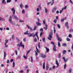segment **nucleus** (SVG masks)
I'll return each instance as SVG.
<instances>
[{
  "label": "nucleus",
  "mask_w": 73,
  "mask_h": 73,
  "mask_svg": "<svg viewBox=\"0 0 73 73\" xmlns=\"http://www.w3.org/2000/svg\"><path fill=\"white\" fill-rule=\"evenodd\" d=\"M11 10L12 11L13 15H14L12 16L13 17L14 19H15V20H19V19H18L17 16L15 15V8L13 7L11 9Z\"/></svg>",
  "instance_id": "obj_1"
},
{
  "label": "nucleus",
  "mask_w": 73,
  "mask_h": 73,
  "mask_svg": "<svg viewBox=\"0 0 73 73\" xmlns=\"http://www.w3.org/2000/svg\"><path fill=\"white\" fill-rule=\"evenodd\" d=\"M55 64H56L57 65V66L56 67L55 66H53L52 67V69H55L56 68H58L59 66V64L58 63V61L57 59L56 60Z\"/></svg>",
  "instance_id": "obj_2"
},
{
  "label": "nucleus",
  "mask_w": 73,
  "mask_h": 73,
  "mask_svg": "<svg viewBox=\"0 0 73 73\" xmlns=\"http://www.w3.org/2000/svg\"><path fill=\"white\" fill-rule=\"evenodd\" d=\"M52 32L50 33L49 35V37H48V39L49 40H51V38H52Z\"/></svg>",
  "instance_id": "obj_3"
},
{
  "label": "nucleus",
  "mask_w": 73,
  "mask_h": 73,
  "mask_svg": "<svg viewBox=\"0 0 73 73\" xmlns=\"http://www.w3.org/2000/svg\"><path fill=\"white\" fill-rule=\"evenodd\" d=\"M57 7H53L52 11V13H54V12H56V10H57Z\"/></svg>",
  "instance_id": "obj_4"
},
{
  "label": "nucleus",
  "mask_w": 73,
  "mask_h": 73,
  "mask_svg": "<svg viewBox=\"0 0 73 73\" xmlns=\"http://www.w3.org/2000/svg\"><path fill=\"white\" fill-rule=\"evenodd\" d=\"M56 36L57 38V39L58 41H61V38L59 37L58 36V34L56 33Z\"/></svg>",
  "instance_id": "obj_5"
},
{
  "label": "nucleus",
  "mask_w": 73,
  "mask_h": 73,
  "mask_svg": "<svg viewBox=\"0 0 73 73\" xmlns=\"http://www.w3.org/2000/svg\"><path fill=\"white\" fill-rule=\"evenodd\" d=\"M9 22L11 24H13V23L12 22V17L11 16H10L9 19Z\"/></svg>",
  "instance_id": "obj_6"
},
{
  "label": "nucleus",
  "mask_w": 73,
  "mask_h": 73,
  "mask_svg": "<svg viewBox=\"0 0 73 73\" xmlns=\"http://www.w3.org/2000/svg\"><path fill=\"white\" fill-rule=\"evenodd\" d=\"M62 59H63L64 62H67V61H68V58H67L66 59H65V57H63Z\"/></svg>",
  "instance_id": "obj_7"
},
{
  "label": "nucleus",
  "mask_w": 73,
  "mask_h": 73,
  "mask_svg": "<svg viewBox=\"0 0 73 73\" xmlns=\"http://www.w3.org/2000/svg\"><path fill=\"white\" fill-rule=\"evenodd\" d=\"M34 35V33H33L32 34H30V33H28V35L29 36V37H32V36H33V35Z\"/></svg>",
  "instance_id": "obj_8"
},
{
  "label": "nucleus",
  "mask_w": 73,
  "mask_h": 73,
  "mask_svg": "<svg viewBox=\"0 0 73 73\" xmlns=\"http://www.w3.org/2000/svg\"><path fill=\"white\" fill-rule=\"evenodd\" d=\"M20 46H22L23 49L24 48V47H25V46H24V45L23 44V43L22 42H21L20 43Z\"/></svg>",
  "instance_id": "obj_9"
},
{
  "label": "nucleus",
  "mask_w": 73,
  "mask_h": 73,
  "mask_svg": "<svg viewBox=\"0 0 73 73\" xmlns=\"http://www.w3.org/2000/svg\"><path fill=\"white\" fill-rule=\"evenodd\" d=\"M27 27L28 29L31 30V31H33V29H32L30 27H29L28 25H27Z\"/></svg>",
  "instance_id": "obj_10"
},
{
  "label": "nucleus",
  "mask_w": 73,
  "mask_h": 73,
  "mask_svg": "<svg viewBox=\"0 0 73 73\" xmlns=\"http://www.w3.org/2000/svg\"><path fill=\"white\" fill-rule=\"evenodd\" d=\"M49 64L48 63L47 64L46 66V70H48V69H49Z\"/></svg>",
  "instance_id": "obj_11"
},
{
  "label": "nucleus",
  "mask_w": 73,
  "mask_h": 73,
  "mask_svg": "<svg viewBox=\"0 0 73 73\" xmlns=\"http://www.w3.org/2000/svg\"><path fill=\"white\" fill-rule=\"evenodd\" d=\"M3 56V59L4 60L5 59V58H6V53H5V52H4Z\"/></svg>",
  "instance_id": "obj_12"
},
{
  "label": "nucleus",
  "mask_w": 73,
  "mask_h": 73,
  "mask_svg": "<svg viewBox=\"0 0 73 73\" xmlns=\"http://www.w3.org/2000/svg\"><path fill=\"white\" fill-rule=\"evenodd\" d=\"M66 20V17L61 19L60 20V21H61L62 22H63L64 20Z\"/></svg>",
  "instance_id": "obj_13"
},
{
  "label": "nucleus",
  "mask_w": 73,
  "mask_h": 73,
  "mask_svg": "<svg viewBox=\"0 0 73 73\" xmlns=\"http://www.w3.org/2000/svg\"><path fill=\"white\" fill-rule=\"evenodd\" d=\"M41 57L42 58H45V57H46V56L43 54H42Z\"/></svg>",
  "instance_id": "obj_14"
},
{
  "label": "nucleus",
  "mask_w": 73,
  "mask_h": 73,
  "mask_svg": "<svg viewBox=\"0 0 73 73\" xmlns=\"http://www.w3.org/2000/svg\"><path fill=\"white\" fill-rule=\"evenodd\" d=\"M65 25L67 27V28H69V26H68V22H66L65 24Z\"/></svg>",
  "instance_id": "obj_15"
},
{
  "label": "nucleus",
  "mask_w": 73,
  "mask_h": 73,
  "mask_svg": "<svg viewBox=\"0 0 73 73\" xmlns=\"http://www.w3.org/2000/svg\"><path fill=\"white\" fill-rule=\"evenodd\" d=\"M36 51L37 53H40V51L38 50V48H37V46H36Z\"/></svg>",
  "instance_id": "obj_16"
},
{
  "label": "nucleus",
  "mask_w": 73,
  "mask_h": 73,
  "mask_svg": "<svg viewBox=\"0 0 73 73\" xmlns=\"http://www.w3.org/2000/svg\"><path fill=\"white\" fill-rule=\"evenodd\" d=\"M36 25H38V26H40L41 24V23H39V22H37L36 23Z\"/></svg>",
  "instance_id": "obj_17"
},
{
  "label": "nucleus",
  "mask_w": 73,
  "mask_h": 73,
  "mask_svg": "<svg viewBox=\"0 0 73 73\" xmlns=\"http://www.w3.org/2000/svg\"><path fill=\"white\" fill-rule=\"evenodd\" d=\"M45 48H46V52H49V49L47 48V47H46Z\"/></svg>",
  "instance_id": "obj_18"
},
{
  "label": "nucleus",
  "mask_w": 73,
  "mask_h": 73,
  "mask_svg": "<svg viewBox=\"0 0 73 73\" xmlns=\"http://www.w3.org/2000/svg\"><path fill=\"white\" fill-rule=\"evenodd\" d=\"M53 50L54 51H56V45H54L53 47Z\"/></svg>",
  "instance_id": "obj_19"
},
{
  "label": "nucleus",
  "mask_w": 73,
  "mask_h": 73,
  "mask_svg": "<svg viewBox=\"0 0 73 73\" xmlns=\"http://www.w3.org/2000/svg\"><path fill=\"white\" fill-rule=\"evenodd\" d=\"M37 34H38V32H36V33L33 35V37H35V36H36L37 37V36L38 35Z\"/></svg>",
  "instance_id": "obj_20"
},
{
  "label": "nucleus",
  "mask_w": 73,
  "mask_h": 73,
  "mask_svg": "<svg viewBox=\"0 0 73 73\" xmlns=\"http://www.w3.org/2000/svg\"><path fill=\"white\" fill-rule=\"evenodd\" d=\"M45 26L46 27H44L43 29H45V30H47V27H48V25L45 24Z\"/></svg>",
  "instance_id": "obj_21"
},
{
  "label": "nucleus",
  "mask_w": 73,
  "mask_h": 73,
  "mask_svg": "<svg viewBox=\"0 0 73 73\" xmlns=\"http://www.w3.org/2000/svg\"><path fill=\"white\" fill-rule=\"evenodd\" d=\"M31 62H33V57L31 56Z\"/></svg>",
  "instance_id": "obj_22"
},
{
  "label": "nucleus",
  "mask_w": 73,
  "mask_h": 73,
  "mask_svg": "<svg viewBox=\"0 0 73 73\" xmlns=\"http://www.w3.org/2000/svg\"><path fill=\"white\" fill-rule=\"evenodd\" d=\"M15 62H13V63L12 67H13V68H14V67H15Z\"/></svg>",
  "instance_id": "obj_23"
},
{
  "label": "nucleus",
  "mask_w": 73,
  "mask_h": 73,
  "mask_svg": "<svg viewBox=\"0 0 73 73\" xmlns=\"http://www.w3.org/2000/svg\"><path fill=\"white\" fill-rule=\"evenodd\" d=\"M67 8V6H66L65 7H64L63 8H62V10H64L65 9H66Z\"/></svg>",
  "instance_id": "obj_24"
},
{
  "label": "nucleus",
  "mask_w": 73,
  "mask_h": 73,
  "mask_svg": "<svg viewBox=\"0 0 73 73\" xmlns=\"http://www.w3.org/2000/svg\"><path fill=\"white\" fill-rule=\"evenodd\" d=\"M2 3L3 4H5L6 3V2L5 1V0H2Z\"/></svg>",
  "instance_id": "obj_25"
},
{
  "label": "nucleus",
  "mask_w": 73,
  "mask_h": 73,
  "mask_svg": "<svg viewBox=\"0 0 73 73\" xmlns=\"http://www.w3.org/2000/svg\"><path fill=\"white\" fill-rule=\"evenodd\" d=\"M42 40L43 42H45V37L43 38H42Z\"/></svg>",
  "instance_id": "obj_26"
},
{
  "label": "nucleus",
  "mask_w": 73,
  "mask_h": 73,
  "mask_svg": "<svg viewBox=\"0 0 73 73\" xmlns=\"http://www.w3.org/2000/svg\"><path fill=\"white\" fill-rule=\"evenodd\" d=\"M36 28H37V26H35L34 28V29H33V31H35V30L36 29Z\"/></svg>",
  "instance_id": "obj_27"
},
{
  "label": "nucleus",
  "mask_w": 73,
  "mask_h": 73,
  "mask_svg": "<svg viewBox=\"0 0 73 73\" xmlns=\"http://www.w3.org/2000/svg\"><path fill=\"white\" fill-rule=\"evenodd\" d=\"M45 62H44L43 63V69H45Z\"/></svg>",
  "instance_id": "obj_28"
},
{
  "label": "nucleus",
  "mask_w": 73,
  "mask_h": 73,
  "mask_svg": "<svg viewBox=\"0 0 73 73\" xmlns=\"http://www.w3.org/2000/svg\"><path fill=\"white\" fill-rule=\"evenodd\" d=\"M54 0H52V3L51 4V5H53L54 4Z\"/></svg>",
  "instance_id": "obj_29"
},
{
  "label": "nucleus",
  "mask_w": 73,
  "mask_h": 73,
  "mask_svg": "<svg viewBox=\"0 0 73 73\" xmlns=\"http://www.w3.org/2000/svg\"><path fill=\"white\" fill-rule=\"evenodd\" d=\"M58 46L59 47H60V46H61V44H60V42H58Z\"/></svg>",
  "instance_id": "obj_30"
},
{
  "label": "nucleus",
  "mask_w": 73,
  "mask_h": 73,
  "mask_svg": "<svg viewBox=\"0 0 73 73\" xmlns=\"http://www.w3.org/2000/svg\"><path fill=\"white\" fill-rule=\"evenodd\" d=\"M20 7L21 8H22L24 7V6H23L22 4H20Z\"/></svg>",
  "instance_id": "obj_31"
},
{
  "label": "nucleus",
  "mask_w": 73,
  "mask_h": 73,
  "mask_svg": "<svg viewBox=\"0 0 73 73\" xmlns=\"http://www.w3.org/2000/svg\"><path fill=\"white\" fill-rule=\"evenodd\" d=\"M8 40H5V43L4 45H6L7 43L8 42Z\"/></svg>",
  "instance_id": "obj_32"
},
{
  "label": "nucleus",
  "mask_w": 73,
  "mask_h": 73,
  "mask_svg": "<svg viewBox=\"0 0 73 73\" xmlns=\"http://www.w3.org/2000/svg\"><path fill=\"white\" fill-rule=\"evenodd\" d=\"M57 26L59 29H60V28H61V27H60V25L59 24L57 25Z\"/></svg>",
  "instance_id": "obj_33"
},
{
  "label": "nucleus",
  "mask_w": 73,
  "mask_h": 73,
  "mask_svg": "<svg viewBox=\"0 0 73 73\" xmlns=\"http://www.w3.org/2000/svg\"><path fill=\"white\" fill-rule=\"evenodd\" d=\"M23 57L24 58L25 60H26L27 58H28V56H23Z\"/></svg>",
  "instance_id": "obj_34"
},
{
  "label": "nucleus",
  "mask_w": 73,
  "mask_h": 73,
  "mask_svg": "<svg viewBox=\"0 0 73 73\" xmlns=\"http://www.w3.org/2000/svg\"><path fill=\"white\" fill-rule=\"evenodd\" d=\"M11 2V0H7V3H10Z\"/></svg>",
  "instance_id": "obj_35"
},
{
  "label": "nucleus",
  "mask_w": 73,
  "mask_h": 73,
  "mask_svg": "<svg viewBox=\"0 0 73 73\" xmlns=\"http://www.w3.org/2000/svg\"><path fill=\"white\" fill-rule=\"evenodd\" d=\"M38 7L40 9H41V7L40 4L38 5Z\"/></svg>",
  "instance_id": "obj_36"
},
{
  "label": "nucleus",
  "mask_w": 73,
  "mask_h": 73,
  "mask_svg": "<svg viewBox=\"0 0 73 73\" xmlns=\"http://www.w3.org/2000/svg\"><path fill=\"white\" fill-rule=\"evenodd\" d=\"M66 52V51L65 50H64L63 51V54H65Z\"/></svg>",
  "instance_id": "obj_37"
},
{
  "label": "nucleus",
  "mask_w": 73,
  "mask_h": 73,
  "mask_svg": "<svg viewBox=\"0 0 73 73\" xmlns=\"http://www.w3.org/2000/svg\"><path fill=\"white\" fill-rule=\"evenodd\" d=\"M58 58H61V54H59L58 56Z\"/></svg>",
  "instance_id": "obj_38"
},
{
  "label": "nucleus",
  "mask_w": 73,
  "mask_h": 73,
  "mask_svg": "<svg viewBox=\"0 0 73 73\" xmlns=\"http://www.w3.org/2000/svg\"><path fill=\"white\" fill-rule=\"evenodd\" d=\"M45 12L46 13H48V10L46 8H45Z\"/></svg>",
  "instance_id": "obj_39"
},
{
  "label": "nucleus",
  "mask_w": 73,
  "mask_h": 73,
  "mask_svg": "<svg viewBox=\"0 0 73 73\" xmlns=\"http://www.w3.org/2000/svg\"><path fill=\"white\" fill-rule=\"evenodd\" d=\"M66 40L67 41H70V39H69V38H66Z\"/></svg>",
  "instance_id": "obj_40"
},
{
  "label": "nucleus",
  "mask_w": 73,
  "mask_h": 73,
  "mask_svg": "<svg viewBox=\"0 0 73 73\" xmlns=\"http://www.w3.org/2000/svg\"><path fill=\"white\" fill-rule=\"evenodd\" d=\"M40 43L39 42L38 43V47L39 48H41V46H40Z\"/></svg>",
  "instance_id": "obj_41"
},
{
  "label": "nucleus",
  "mask_w": 73,
  "mask_h": 73,
  "mask_svg": "<svg viewBox=\"0 0 73 73\" xmlns=\"http://www.w3.org/2000/svg\"><path fill=\"white\" fill-rule=\"evenodd\" d=\"M70 32H73V29H70Z\"/></svg>",
  "instance_id": "obj_42"
},
{
  "label": "nucleus",
  "mask_w": 73,
  "mask_h": 73,
  "mask_svg": "<svg viewBox=\"0 0 73 73\" xmlns=\"http://www.w3.org/2000/svg\"><path fill=\"white\" fill-rule=\"evenodd\" d=\"M72 69H70L69 70V71H68V72H69V73H71V72H72Z\"/></svg>",
  "instance_id": "obj_43"
},
{
  "label": "nucleus",
  "mask_w": 73,
  "mask_h": 73,
  "mask_svg": "<svg viewBox=\"0 0 73 73\" xmlns=\"http://www.w3.org/2000/svg\"><path fill=\"white\" fill-rule=\"evenodd\" d=\"M17 58L18 59H20V58H21V55H19L17 57Z\"/></svg>",
  "instance_id": "obj_44"
},
{
  "label": "nucleus",
  "mask_w": 73,
  "mask_h": 73,
  "mask_svg": "<svg viewBox=\"0 0 73 73\" xmlns=\"http://www.w3.org/2000/svg\"><path fill=\"white\" fill-rule=\"evenodd\" d=\"M53 22H54V23L56 24V23H57V20L56 19L54 20L53 21Z\"/></svg>",
  "instance_id": "obj_45"
},
{
  "label": "nucleus",
  "mask_w": 73,
  "mask_h": 73,
  "mask_svg": "<svg viewBox=\"0 0 73 73\" xmlns=\"http://www.w3.org/2000/svg\"><path fill=\"white\" fill-rule=\"evenodd\" d=\"M66 64H64V69H65V68H66Z\"/></svg>",
  "instance_id": "obj_46"
},
{
  "label": "nucleus",
  "mask_w": 73,
  "mask_h": 73,
  "mask_svg": "<svg viewBox=\"0 0 73 73\" xmlns=\"http://www.w3.org/2000/svg\"><path fill=\"white\" fill-rule=\"evenodd\" d=\"M69 37H70V38H71V37H72V36L71 34H69L68 35Z\"/></svg>",
  "instance_id": "obj_47"
},
{
  "label": "nucleus",
  "mask_w": 73,
  "mask_h": 73,
  "mask_svg": "<svg viewBox=\"0 0 73 73\" xmlns=\"http://www.w3.org/2000/svg\"><path fill=\"white\" fill-rule=\"evenodd\" d=\"M62 46H66V44L63 43L62 44Z\"/></svg>",
  "instance_id": "obj_48"
},
{
  "label": "nucleus",
  "mask_w": 73,
  "mask_h": 73,
  "mask_svg": "<svg viewBox=\"0 0 73 73\" xmlns=\"http://www.w3.org/2000/svg\"><path fill=\"white\" fill-rule=\"evenodd\" d=\"M43 24H44V25H45V24H46V23H45V20H43Z\"/></svg>",
  "instance_id": "obj_49"
},
{
  "label": "nucleus",
  "mask_w": 73,
  "mask_h": 73,
  "mask_svg": "<svg viewBox=\"0 0 73 73\" xmlns=\"http://www.w3.org/2000/svg\"><path fill=\"white\" fill-rule=\"evenodd\" d=\"M29 69H28L26 70V73H29Z\"/></svg>",
  "instance_id": "obj_50"
},
{
  "label": "nucleus",
  "mask_w": 73,
  "mask_h": 73,
  "mask_svg": "<svg viewBox=\"0 0 73 73\" xmlns=\"http://www.w3.org/2000/svg\"><path fill=\"white\" fill-rule=\"evenodd\" d=\"M24 35H27L29 33H28V31H26V32L24 33Z\"/></svg>",
  "instance_id": "obj_51"
},
{
  "label": "nucleus",
  "mask_w": 73,
  "mask_h": 73,
  "mask_svg": "<svg viewBox=\"0 0 73 73\" xmlns=\"http://www.w3.org/2000/svg\"><path fill=\"white\" fill-rule=\"evenodd\" d=\"M1 21H5V19L4 18H1Z\"/></svg>",
  "instance_id": "obj_52"
},
{
  "label": "nucleus",
  "mask_w": 73,
  "mask_h": 73,
  "mask_svg": "<svg viewBox=\"0 0 73 73\" xmlns=\"http://www.w3.org/2000/svg\"><path fill=\"white\" fill-rule=\"evenodd\" d=\"M54 33H56V29H55V27H54Z\"/></svg>",
  "instance_id": "obj_53"
},
{
  "label": "nucleus",
  "mask_w": 73,
  "mask_h": 73,
  "mask_svg": "<svg viewBox=\"0 0 73 73\" xmlns=\"http://www.w3.org/2000/svg\"><path fill=\"white\" fill-rule=\"evenodd\" d=\"M51 44H53V45H54V43L53 42H51Z\"/></svg>",
  "instance_id": "obj_54"
},
{
  "label": "nucleus",
  "mask_w": 73,
  "mask_h": 73,
  "mask_svg": "<svg viewBox=\"0 0 73 73\" xmlns=\"http://www.w3.org/2000/svg\"><path fill=\"white\" fill-rule=\"evenodd\" d=\"M37 41V38H35L34 39L35 42H36Z\"/></svg>",
  "instance_id": "obj_55"
},
{
  "label": "nucleus",
  "mask_w": 73,
  "mask_h": 73,
  "mask_svg": "<svg viewBox=\"0 0 73 73\" xmlns=\"http://www.w3.org/2000/svg\"><path fill=\"white\" fill-rule=\"evenodd\" d=\"M35 56H37V55H38V54L37 52H36V51H35Z\"/></svg>",
  "instance_id": "obj_56"
},
{
  "label": "nucleus",
  "mask_w": 73,
  "mask_h": 73,
  "mask_svg": "<svg viewBox=\"0 0 73 73\" xmlns=\"http://www.w3.org/2000/svg\"><path fill=\"white\" fill-rule=\"evenodd\" d=\"M22 13H25V10H23L22 11Z\"/></svg>",
  "instance_id": "obj_57"
},
{
  "label": "nucleus",
  "mask_w": 73,
  "mask_h": 73,
  "mask_svg": "<svg viewBox=\"0 0 73 73\" xmlns=\"http://www.w3.org/2000/svg\"><path fill=\"white\" fill-rule=\"evenodd\" d=\"M19 22H20V23H21V22H23V23H24V21H23V20H19Z\"/></svg>",
  "instance_id": "obj_58"
},
{
  "label": "nucleus",
  "mask_w": 73,
  "mask_h": 73,
  "mask_svg": "<svg viewBox=\"0 0 73 73\" xmlns=\"http://www.w3.org/2000/svg\"><path fill=\"white\" fill-rule=\"evenodd\" d=\"M26 38H24L23 39V41H24V42H26Z\"/></svg>",
  "instance_id": "obj_59"
},
{
  "label": "nucleus",
  "mask_w": 73,
  "mask_h": 73,
  "mask_svg": "<svg viewBox=\"0 0 73 73\" xmlns=\"http://www.w3.org/2000/svg\"><path fill=\"white\" fill-rule=\"evenodd\" d=\"M25 8H28V6L27 5H25Z\"/></svg>",
  "instance_id": "obj_60"
},
{
  "label": "nucleus",
  "mask_w": 73,
  "mask_h": 73,
  "mask_svg": "<svg viewBox=\"0 0 73 73\" xmlns=\"http://www.w3.org/2000/svg\"><path fill=\"white\" fill-rule=\"evenodd\" d=\"M39 11H40V10L39 9V8H37L36 9V11H37V12H39Z\"/></svg>",
  "instance_id": "obj_61"
},
{
  "label": "nucleus",
  "mask_w": 73,
  "mask_h": 73,
  "mask_svg": "<svg viewBox=\"0 0 73 73\" xmlns=\"http://www.w3.org/2000/svg\"><path fill=\"white\" fill-rule=\"evenodd\" d=\"M64 11V10H62V9L61 10H60V13H62V11Z\"/></svg>",
  "instance_id": "obj_62"
},
{
  "label": "nucleus",
  "mask_w": 73,
  "mask_h": 73,
  "mask_svg": "<svg viewBox=\"0 0 73 73\" xmlns=\"http://www.w3.org/2000/svg\"><path fill=\"white\" fill-rule=\"evenodd\" d=\"M16 40L17 41H19L20 40H19V39L18 38H16Z\"/></svg>",
  "instance_id": "obj_63"
},
{
  "label": "nucleus",
  "mask_w": 73,
  "mask_h": 73,
  "mask_svg": "<svg viewBox=\"0 0 73 73\" xmlns=\"http://www.w3.org/2000/svg\"><path fill=\"white\" fill-rule=\"evenodd\" d=\"M43 31H44V30H43V29L41 28L40 29V31L41 32Z\"/></svg>",
  "instance_id": "obj_64"
}]
</instances>
